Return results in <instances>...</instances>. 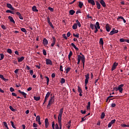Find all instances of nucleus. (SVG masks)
<instances>
[{
  "instance_id": "f257e3e1",
  "label": "nucleus",
  "mask_w": 129,
  "mask_h": 129,
  "mask_svg": "<svg viewBox=\"0 0 129 129\" xmlns=\"http://www.w3.org/2000/svg\"><path fill=\"white\" fill-rule=\"evenodd\" d=\"M62 114H63V108L60 109L59 113L58 116V125L59 126V129H62Z\"/></svg>"
},
{
  "instance_id": "f03ea898",
  "label": "nucleus",
  "mask_w": 129,
  "mask_h": 129,
  "mask_svg": "<svg viewBox=\"0 0 129 129\" xmlns=\"http://www.w3.org/2000/svg\"><path fill=\"white\" fill-rule=\"evenodd\" d=\"M55 101V97L54 96H52L51 97L50 100L48 101V104L47 106V108H48V109H50V106H51V105Z\"/></svg>"
},
{
  "instance_id": "7ed1b4c3",
  "label": "nucleus",
  "mask_w": 129,
  "mask_h": 129,
  "mask_svg": "<svg viewBox=\"0 0 129 129\" xmlns=\"http://www.w3.org/2000/svg\"><path fill=\"white\" fill-rule=\"evenodd\" d=\"M122 87H123V84H121L119 85L118 88H116L115 89L116 91H117L118 90H119L120 93H122V90H123V89H122Z\"/></svg>"
},
{
  "instance_id": "20e7f679",
  "label": "nucleus",
  "mask_w": 129,
  "mask_h": 129,
  "mask_svg": "<svg viewBox=\"0 0 129 129\" xmlns=\"http://www.w3.org/2000/svg\"><path fill=\"white\" fill-rule=\"evenodd\" d=\"M85 86L87 85V84L88 83V80H89V74H87L85 75Z\"/></svg>"
},
{
  "instance_id": "39448f33",
  "label": "nucleus",
  "mask_w": 129,
  "mask_h": 129,
  "mask_svg": "<svg viewBox=\"0 0 129 129\" xmlns=\"http://www.w3.org/2000/svg\"><path fill=\"white\" fill-rule=\"evenodd\" d=\"M36 121L38 122L39 125H41L42 124V122H41V117H40V116L38 115L36 116Z\"/></svg>"
},
{
  "instance_id": "423d86ee",
  "label": "nucleus",
  "mask_w": 129,
  "mask_h": 129,
  "mask_svg": "<svg viewBox=\"0 0 129 129\" xmlns=\"http://www.w3.org/2000/svg\"><path fill=\"white\" fill-rule=\"evenodd\" d=\"M50 94H51V92H48L45 97V99H44V102H46V101H47V100H48V98H49V97L50 96Z\"/></svg>"
},
{
  "instance_id": "0eeeda50",
  "label": "nucleus",
  "mask_w": 129,
  "mask_h": 129,
  "mask_svg": "<svg viewBox=\"0 0 129 129\" xmlns=\"http://www.w3.org/2000/svg\"><path fill=\"white\" fill-rule=\"evenodd\" d=\"M46 65H53V62H52V60H51V59H46Z\"/></svg>"
},
{
  "instance_id": "6e6552de",
  "label": "nucleus",
  "mask_w": 129,
  "mask_h": 129,
  "mask_svg": "<svg viewBox=\"0 0 129 129\" xmlns=\"http://www.w3.org/2000/svg\"><path fill=\"white\" fill-rule=\"evenodd\" d=\"M117 65H118V63L117 62H114L111 68V71H113L114 70H115Z\"/></svg>"
},
{
  "instance_id": "1a4fd4ad",
  "label": "nucleus",
  "mask_w": 129,
  "mask_h": 129,
  "mask_svg": "<svg viewBox=\"0 0 129 129\" xmlns=\"http://www.w3.org/2000/svg\"><path fill=\"white\" fill-rule=\"evenodd\" d=\"M18 92L19 93H21V94H22V95H23L24 98H27V93H25V92H22L21 90H19Z\"/></svg>"
},
{
  "instance_id": "9d476101",
  "label": "nucleus",
  "mask_w": 129,
  "mask_h": 129,
  "mask_svg": "<svg viewBox=\"0 0 129 129\" xmlns=\"http://www.w3.org/2000/svg\"><path fill=\"white\" fill-rule=\"evenodd\" d=\"M7 8H8V9H10V10H12V11H15V8H14V7H13V6H12V5L11 4H7Z\"/></svg>"
},
{
  "instance_id": "9b49d317",
  "label": "nucleus",
  "mask_w": 129,
  "mask_h": 129,
  "mask_svg": "<svg viewBox=\"0 0 129 129\" xmlns=\"http://www.w3.org/2000/svg\"><path fill=\"white\" fill-rule=\"evenodd\" d=\"M45 127L46 128H48V126H49V119H48V118H45Z\"/></svg>"
},
{
  "instance_id": "f8f14e48",
  "label": "nucleus",
  "mask_w": 129,
  "mask_h": 129,
  "mask_svg": "<svg viewBox=\"0 0 129 129\" xmlns=\"http://www.w3.org/2000/svg\"><path fill=\"white\" fill-rule=\"evenodd\" d=\"M99 3L103 8H105V7H106V5L105 4V2L104 0H100Z\"/></svg>"
},
{
  "instance_id": "ddd939ff",
  "label": "nucleus",
  "mask_w": 129,
  "mask_h": 129,
  "mask_svg": "<svg viewBox=\"0 0 129 129\" xmlns=\"http://www.w3.org/2000/svg\"><path fill=\"white\" fill-rule=\"evenodd\" d=\"M81 61L83 64V68H84V64L85 63V56L84 55H82L81 57Z\"/></svg>"
},
{
  "instance_id": "4468645a",
  "label": "nucleus",
  "mask_w": 129,
  "mask_h": 129,
  "mask_svg": "<svg viewBox=\"0 0 129 129\" xmlns=\"http://www.w3.org/2000/svg\"><path fill=\"white\" fill-rule=\"evenodd\" d=\"M105 27H106V30L107 32H109L111 29V27H110V26H109V24H107Z\"/></svg>"
},
{
  "instance_id": "2eb2a0df",
  "label": "nucleus",
  "mask_w": 129,
  "mask_h": 129,
  "mask_svg": "<svg viewBox=\"0 0 129 129\" xmlns=\"http://www.w3.org/2000/svg\"><path fill=\"white\" fill-rule=\"evenodd\" d=\"M43 44L44 46H47V45H48V40H47L46 38H44L43 40Z\"/></svg>"
},
{
  "instance_id": "dca6fc26",
  "label": "nucleus",
  "mask_w": 129,
  "mask_h": 129,
  "mask_svg": "<svg viewBox=\"0 0 129 129\" xmlns=\"http://www.w3.org/2000/svg\"><path fill=\"white\" fill-rule=\"evenodd\" d=\"M95 29H100V26H99V22H97L95 25Z\"/></svg>"
},
{
  "instance_id": "f3484780",
  "label": "nucleus",
  "mask_w": 129,
  "mask_h": 129,
  "mask_svg": "<svg viewBox=\"0 0 129 129\" xmlns=\"http://www.w3.org/2000/svg\"><path fill=\"white\" fill-rule=\"evenodd\" d=\"M52 39L53 40V42L51 43V47H54V45L55 44H56V38H55V37H53Z\"/></svg>"
},
{
  "instance_id": "a211bd4d",
  "label": "nucleus",
  "mask_w": 129,
  "mask_h": 129,
  "mask_svg": "<svg viewBox=\"0 0 129 129\" xmlns=\"http://www.w3.org/2000/svg\"><path fill=\"white\" fill-rule=\"evenodd\" d=\"M88 3L89 4H91L92 6H95V2L94 1V0H88Z\"/></svg>"
},
{
  "instance_id": "6ab92c4d",
  "label": "nucleus",
  "mask_w": 129,
  "mask_h": 129,
  "mask_svg": "<svg viewBox=\"0 0 129 129\" xmlns=\"http://www.w3.org/2000/svg\"><path fill=\"white\" fill-rule=\"evenodd\" d=\"M17 59L18 62H23V60L25 59V57L22 56L21 57H18Z\"/></svg>"
},
{
  "instance_id": "aec40b11",
  "label": "nucleus",
  "mask_w": 129,
  "mask_h": 129,
  "mask_svg": "<svg viewBox=\"0 0 129 129\" xmlns=\"http://www.w3.org/2000/svg\"><path fill=\"white\" fill-rule=\"evenodd\" d=\"M8 19L9 20H10V22H11L12 23H14V24H15V20H14V19L12 16H9Z\"/></svg>"
},
{
  "instance_id": "412c9836",
  "label": "nucleus",
  "mask_w": 129,
  "mask_h": 129,
  "mask_svg": "<svg viewBox=\"0 0 129 129\" xmlns=\"http://www.w3.org/2000/svg\"><path fill=\"white\" fill-rule=\"evenodd\" d=\"M71 45H72V47H73L74 48V49H75V50H76V51H78V50H79V48H78V47H76V45H75V44L72 43Z\"/></svg>"
},
{
  "instance_id": "4be33fe9",
  "label": "nucleus",
  "mask_w": 129,
  "mask_h": 129,
  "mask_svg": "<svg viewBox=\"0 0 129 129\" xmlns=\"http://www.w3.org/2000/svg\"><path fill=\"white\" fill-rule=\"evenodd\" d=\"M96 5H97V8L98 10H100L101 6L100 5V4L98 2H96Z\"/></svg>"
},
{
  "instance_id": "5701e85b",
  "label": "nucleus",
  "mask_w": 129,
  "mask_h": 129,
  "mask_svg": "<svg viewBox=\"0 0 129 129\" xmlns=\"http://www.w3.org/2000/svg\"><path fill=\"white\" fill-rule=\"evenodd\" d=\"M34 100H36V101H39V100H40V99H41V97L40 96H38V97L34 96Z\"/></svg>"
},
{
  "instance_id": "b1692460",
  "label": "nucleus",
  "mask_w": 129,
  "mask_h": 129,
  "mask_svg": "<svg viewBox=\"0 0 129 129\" xmlns=\"http://www.w3.org/2000/svg\"><path fill=\"white\" fill-rule=\"evenodd\" d=\"M79 7L80 9H82V7H83V3L81 2H79Z\"/></svg>"
},
{
  "instance_id": "393cba45",
  "label": "nucleus",
  "mask_w": 129,
  "mask_h": 129,
  "mask_svg": "<svg viewBox=\"0 0 129 129\" xmlns=\"http://www.w3.org/2000/svg\"><path fill=\"white\" fill-rule=\"evenodd\" d=\"M32 11L33 12H38V9H37V7L36 6H33L32 7Z\"/></svg>"
},
{
  "instance_id": "a878e982",
  "label": "nucleus",
  "mask_w": 129,
  "mask_h": 129,
  "mask_svg": "<svg viewBox=\"0 0 129 129\" xmlns=\"http://www.w3.org/2000/svg\"><path fill=\"white\" fill-rule=\"evenodd\" d=\"M68 128H70V126H71V121H69L67 124Z\"/></svg>"
},
{
  "instance_id": "bb28decb",
  "label": "nucleus",
  "mask_w": 129,
  "mask_h": 129,
  "mask_svg": "<svg viewBox=\"0 0 129 129\" xmlns=\"http://www.w3.org/2000/svg\"><path fill=\"white\" fill-rule=\"evenodd\" d=\"M99 44L100 45H102V46L103 45V44H104L103 39L102 38L100 39Z\"/></svg>"
},
{
  "instance_id": "cd10ccee",
  "label": "nucleus",
  "mask_w": 129,
  "mask_h": 129,
  "mask_svg": "<svg viewBox=\"0 0 129 129\" xmlns=\"http://www.w3.org/2000/svg\"><path fill=\"white\" fill-rule=\"evenodd\" d=\"M0 78H1V79H3V80H4V81H8V79H5L3 75H0Z\"/></svg>"
},
{
  "instance_id": "c85d7f7f",
  "label": "nucleus",
  "mask_w": 129,
  "mask_h": 129,
  "mask_svg": "<svg viewBox=\"0 0 129 129\" xmlns=\"http://www.w3.org/2000/svg\"><path fill=\"white\" fill-rule=\"evenodd\" d=\"M70 70H71V68H70L69 67L67 68V69H66V74H68V72H69L70 71Z\"/></svg>"
},
{
  "instance_id": "c756f323",
  "label": "nucleus",
  "mask_w": 129,
  "mask_h": 129,
  "mask_svg": "<svg viewBox=\"0 0 129 129\" xmlns=\"http://www.w3.org/2000/svg\"><path fill=\"white\" fill-rule=\"evenodd\" d=\"M45 78H46L47 85H49V82H50V79H49V77L47 76H45Z\"/></svg>"
},
{
  "instance_id": "7c9ffc66",
  "label": "nucleus",
  "mask_w": 129,
  "mask_h": 129,
  "mask_svg": "<svg viewBox=\"0 0 129 129\" xmlns=\"http://www.w3.org/2000/svg\"><path fill=\"white\" fill-rule=\"evenodd\" d=\"M73 29V30H76L77 29V24L76 23L74 24Z\"/></svg>"
},
{
  "instance_id": "2f4dec72",
  "label": "nucleus",
  "mask_w": 129,
  "mask_h": 129,
  "mask_svg": "<svg viewBox=\"0 0 129 129\" xmlns=\"http://www.w3.org/2000/svg\"><path fill=\"white\" fill-rule=\"evenodd\" d=\"M10 122L11 123V125L13 128H16V126H15V124L14 123V121H10Z\"/></svg>"
},
{
  "instance_id": "473e14b6",
  "label": "nucleus",
  "mask_w": 129,
  "mask_h": 129,
  "mask_svg": "<svg viewBox=\"0 0 129 129\" xmlns=\"http://www.w3.org/2000/svg\"><path fill=\"white\" fill-rule=\"evenodd\" d=\"M105 116V113H104V112H102L101 115V119H103V118H104Z\"/></svg>"
},
{
  "instance_id": "72a5a7b5",
  "label": "nucleus",
  "mask_w": 129,
  "mask_h": 129,
  "mask_svg": "<svg viewBox=\"0 0 129 129\" xmlns=\"http://www.w3.org/2000/svg\"><path fill=\"white\" fill-rule=\"evenodd\" d=\"M70 14L71 16H73L74 14H75V12L73 10H71L70 11Z\"/></svg>"
},
{
  "instance_id": "f704fd0d",
  "label": "nucleus",
  "mask_w": 129,
  "mask_h": 129,
  "mask_svg": "<svg viewBox=\"0 0 129 129\" xmlns=\"http://www.w3.org/2000/svg\"><path fill=\"white\" fill-rule=\"evenodd\" d=\"M76 24L78 25V27H79V28H80V27H81V24H80V22H79V21H78V20H76Z\"/></svg>"
},
{
  "instance_id": "c9c22d12",
  "label": "nucleus",
  "mask_w": 129,
  "mask_h": 129,
  "mask_svg": "<svg viewBox=\"0 0 129 129\" xmlns=\"http://www.w3.org/2000/svg\"><path fill=\"white\" fill-rule=\"evenodd\" d=\"M78 90L79 93H82V89H81V88L79 86L78 87Z\"/></svg>"
},
{
  "instance_id": "e433bc0d",
  "label": "nucleus",
  "mask_w": 129,
  "mask_h": 129,
  "mask_svg": "<svg viewBox=\"0 0 129 129\" xmlns=\"http://www.w3.org/2000/svg\"><path fill=\"white\" fill-rule=\"evenodd\" d=\"M0 56H1V58H0V61H1L3 60L4 58H5V55H4L3 53H1Z\"/></svg>"
},
{
  "instance_id": "4c0bfd02",
  "label": "nucleus",
  "mask_w": 129,
  "mask_h": 129,
  "mask_svg": "<svg viewBox=\"0 0 129 129\" xmlns=\"http://www.w3.org/2000/svg\"><path fill=\"white\" fill-rule=\"evenodd\" d=\"M21 30L22 31V32H23V33H25V34H27V30H26V29L22 28L21 29Z\"/></svg>"
},
{
  "instance_id": "58836bf2",
  "label": "nucleus",
  "mask_w": 129,
  "mask_h": 129,
  "mask_svg": "<svg viewBox=\"0 0 129 129\" xmlns=\"http://www.w3.org/2000/svg\"><path fill=\"white\" fill-rule=\"evenodd\" d=\"M121 126L122 127H129V125H125V124H121Z\"/></svg>"
},
{
  "instance_id": "ea45409f",
  "label": "nucleus",
  "mask_w": 129,
  "mask_h": 129,
  "mask_svg": "<svg viewBox=\"0 0 129 129\" xmlns=\"http://www.w3.org/2000/svg\"><path fill=\"white\" fill-rule=\"evenodd\" d=\"M65 81H66V80H64V78H62L61 79V80H60V83L61 84H63L65 83Z\"/></svg>"
},
{
  "instance_id": "a19ab883",
  "label": "nucleus",
  "mask_w": 129,
  "mask_h": 129,
  "mask_svg": "<svg viewBox=\"0 0 129 129\" xmlns=\"http://www.w3.org/2000/svg\"><path fill=\"white\" fill-rule=\"evenodd\" d=\"M90 27L91 29L93 30L94 29L95 25H94V24H91L90 25Z\"/></svg>"
},
{
  "instance_id": "79ce46f5",
  "label": "nucleus",
  "mask_w": 129,
  "mask_h": 129,
  "mask_svg": "<svg viewBox=\"0 0 129 129\" xmlns=\"http://www.w3.org/2000/svg\"><path fill=\"white\" fill-rule=\"evenodd\" d=\"M87 109H90V102H88V105L87 106Z\"/></svg>"
},
{
  "instance_id": "37998d69",
  "label": "nucleus",
  "mask_w": 129,
  "mask_h": 129,
  "mask_svg": "<svg viewBox=\"0 0 129 129\" xmlns=\"http://www.w3.org/2000/svg\"><path fill=\"white\" fill-rule=\"evenodd\" d=\"M72 54H73V52H72V51H71L69 54V59H70V57L72 56Z\"/></svg>"
},
{
  "instance_id": "c03bdc74",
  "label": "nucleus",
  "mask_w": 129,
  "mask_h": 129,
  "mask_svg": "<svg viewBox=\"0 0 129 129\" xmlns=\"http://www.w3.org/2000/svg\"><path fill=\"white\" fill-rule=\"evenodd\" d=\"M113 34H115L114 32V28H113L112 30L110 32V35H113Z\"/></svg>"
},
{
  "instance_id": "a18cd8bd",
  "label": "nucleus",
  "mask_w": 129,
  "mask_h": 129,
  "mask_svg": "<svg viewBox=\"0 0 129 129\" xmlns=\"http://www.w3.org/2000/svg\"><path fill=\"white\" fill-rule=\"evenodd\" d=\"M113 34H115L114 32V28H113L112 30L110 32V35H113Z\"/></svg>"
},
{
  "instance_id": "49530a36",
  "label": "nucleus",
  "mask_w": 129,
  "mask_h": 129,
  "mask_svg": "<svg viewBox=\"0 0 129 129\" xmlns=\"http://www.w3.org/2000/svg\"><path fill=\"white\" fill-rule=\"evenodd\" d=\"M42 52H43V55H44L45 56L47 55V52L46 51V50L43 49Z\"/></svg>"
},
{
  "instance_id": "de8ad7c7",
  "label": "nucleus",
  "mask_w": 129,
  "mask_h": 129,
  "mask_svg": "<svg viewBox=\"0 0 129 129\" xmlns=\"http://www.w3.org/2000/svg\"><path fill=\"white\" fill-rule=\"evenodd\" d=\"M7 52H8L9 54H12V49L10 48L8 49Z\"/></svg>"
},
{
  "instance_id": "09e8293b",
  "label": "nucleus",
  "mask_w": 129,
  "mask_h": 129,
  "mask_svg": "<svg viewBox=\"0 0 129 129\" xmlns=\"http://www.w3.org/2000/svg\"><path fill=\"white\" fill-rule=\"evenodd\" d=\"M73 36L74 37H76V38H79V34H73Z\"/></svg>"
},
{
  "instance_id": "8fccbe9b",
  "label": "nucleus",
  "mask_w": 129,
  "mask_h": 129,
  "mask_svg": "<svg viewBox=\"0 0 129 129\" xmlns=\"http://www.w3.org/2000/svg\"><path fill=\"white\" fill-rule=\"evenodd\" d=\"M47 22L49 25L51 24L52 23L50 21V18L49 17H47Z\"/></svg>"
},
{
  "instance_id": "3c124183",
  "label": "nucleus",
  "mask_w": 129,
  "mask_h": 129,
  "mask_svg": "<svg viewBox=\"0 0 129 129\" xmlns=\"http://www.w3.org/2000/svg\"><path fill=\"white\" fill-rule=\"evenodd\" d=\"M1 27L3 30H7V27H6V26L2 25Z\"/></svg>"
},
{
  "instance_id": "603ef678",
  "label": "nucleus",
  "mask_w": 129,
  "mask_h": 129,
  "mask_svg": "<svg viewBox=\"0 0 129 129\" xmlns=\"http://www.w3.org/2000/svg\"><path fill=\"white\" fill-rule=\"evenodd\" d=\"M62 37L63 38H64V39H65V40H67V36H66V34H63L62 35Z\"/></svg>"
},
{
  "instance_id": "864d4df0",
  "label": "nucleus",
  "mask_w": 129,
  "mask_h": 129,
  "mask_svg": "<svg viewBox=\"0 0 129 129\" xmlns=\"http://www.w3.org/2000/svg\"><path fill=\"white\" fill-rule=\"evenodd\" d=\"M59 70H60V71H61V72H63V66H60Z\"/></svg>"
},
{
  "instance_id": "5fc2aeb1",
  "label": "nucleus",
  "mask_w": 129,
  "mask_h": 129,
  "mask_svg": "<svg viewBox=\"0 0 129 129\" xmlns=\"http://www.w3.org/2000/svg\"><path fill=\"white\" fill-rule=\"evenodd\" d=\"M3 124L5 127H8V124L7 123V122L6 121L3 122Z\"/></svg>"
},
{
  "instance_id": "6e6d98bb",
  "label": "nucleus",
  "mask_w": 129,
  "mask_h": 129,
  "mask_svg": "<svg viewBox=\"0 0 129 129\" xmlns=\"http://www.w3.org/2000/svg\"><path fill=\"white\" fill-rule=\"evenodd\" d=\"M119 41L120 42H125V39L123 38H121L119 39Z\"/></svg>"
},
{
  "instance_id": "4d7b16f0",
  "label": "nucleus",
  "mask_w": 129,
  "mask_h": 129,
  "mask_svg": "<svg viewBox=\"0 0 129 129\" xmlns=\"http://www.w3.org/2000/svg\"><path fill=\"white\" fill-rule=\"evenodd\" d=\"M10 91H11V92H14V91H15V89L13 88V87H11L10 89Z\"/></svg>"
},
{
  "instance_id": "13d9d810",
  "label": "nucleus",
  "mask_w": 129,
  "mask_h": 129,
  "mask_svg": "<svg viewBox=\"0 0 129 129\" xmlns=\"http://www.w3.org/2000/svg\"><path fill=\"white\" fill-rule=\"evenodd\" d=\"M9 107H10L11 110H12V111H15V109L14 108H13V107L12 106H10Z\"/></svg>"
},
{
  "instance_id": "bf43d9fd",
  "label": "nucleus",
  "mask_w": 129,
  "mask_h": 129,
  "mask_svg": "<svg viewBox=\"0 0 129 129\" xmlns=\"http://www.w3.org/2000/svg\"><path fill=\"white\" fill-rule=\"evenodd\" d=\"M33 127H37L38 126V124H37L36 123H33Z\"/></svg>"
},
{
  "instance_id": "052dcab7",
  "label": "nucleus",
  "mask_w": 129,
  "mask_h": 129,
  "mask_svg": "<svg viewBox=\"0 0 129 129\" xmlns=\"http://www.w3.org/2000/svg\"><path fill=\"white\" fill-rule=\"evenodd\" d=\"M67 37L69 38V37H70V36H71V33H70V32H68L67 34Z\"/></svg>"
},
{
  "instance_id": "680f3d73",
  "label": "nucleus",
  "mask_w": 129,
  "mask_h": 129,
  "mask_svg": "<svg viewBox=\"0 0 129 129\" xmlns=\"http://www.w3.org/2000/svg\"><path fill=\"white\" fill-rule=\"evenodd\" d=\"M48 10H49V11H50L51 12H54V9H53L52 8L49 7V8H48Z\"/></svg>"
},
{
  "instance_id": "e2e57ef3",
  "label": "nucleus",
  "mask_w": 129,
  "mask_h": 129,
  "mask_svg": "<svg viewBox=\"0 0 129 129\" xmlns=\"http://www.w3.org/2000/svg\"><path fill=\"white\" fill-rule=\"evenodd\" d=\"M115 121H116V120H115L114 119H113V120H111L110 122L112 123L113 124V123H115Z\"/></svg>"
},
{
  "instance_id": "0e129e2a",
  "label": "nucleus",
  "mask_w": 129,
  "mask_h": 129,
  "mask_svg": "<svg viewBox=\"0 0 129 129\" xmlns=\"http://www.w3.org/2000/svg\"><path fill=\"white\" fill-rule=\"evenodd\" d=\"M112 123H111V122H110L109 123H108V127H111V125H112Z\"/></svg>"
},
{
  "instance_id": "69168bd1",
  "label": "nucleus",
  "mask_w": 129,
  "mask_h": 129,
  "mask_svg": "<svg viewBox=\"0 0 129 129\" xmlns=\"http://www.w3.org/2000/svg\"><path fill=\"white\" fill-rule=\"evenodd\" d=\"M82 57V56H80V55H78V60H81V58Z\"/></svg>"
},
{
  "instance_id": "338daca9",
  "label": "nucleus",
  "mask_w": 129,
  "mask_h": 129,
  "mask_svg": "<svg viewBox=\"0 0 129 129\" xmlns=\"http://www.w3.org/2000/svg\"><path fill=\"white\" fill-rule=\"evenodd\" d=\"M52 127L53 129H55V123H54V122H52Z\"/></svg>"
},
{
  "instance_id": "774afa93",
  "label": "nucleus",
  "mask_w": 129,
  "mask_h": 129,
  "mask_svg": "<svg viewBox=\"0 0 129 129\" xmlns=\"http://www.w3.org/2000/svg\"><path fill=\"white\" fill-rule=\"evenodd\" d=\"M55 129H59V125L57 123L55 124Z\"/></svg>"
}]
</instances>
